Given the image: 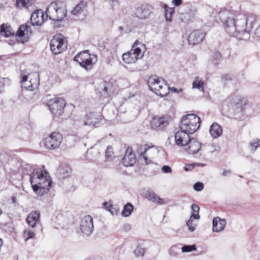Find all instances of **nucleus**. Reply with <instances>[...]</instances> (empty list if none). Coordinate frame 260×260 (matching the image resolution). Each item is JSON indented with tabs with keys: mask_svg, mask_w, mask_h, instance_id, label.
Listing matches in <instances>:
<instances>
[{
	"mask_svg": "<svg viewBox=\"0 0 260 260\" xmlns=\"http://www.w3.org/2000/svg\"><path fill=\"white\" fill-rule=\"evenodd\" d=\"M218 17L230 36L245 41L250 38V29L253 27L256 19L253 14H239L235 17L232 12L227 10L220 11Z\"/></svg>",
	"mask_w": 260,
	"mask_h": 260,
	"instance_id": "1",
	"label": "nucleus"
},
{
	"mask_svg": "<svg viewBox=\"0 0 260 260\" xmlns=\"http://www.w3.org/2000/svg\"><path fill=\"white\" fill-rule=\"evenodd\" d=\"M48 173L39 170L37 174L30 178V182L34 192L43 196L48 193L51 185V181L47 178Z\"/></svg>",
	"mask_w": 260,
	"mask_h": 260,
	"instance_id": "2",
	"label": "nucleus"
},
{
	"mask_svg": "<svg viewBox=\"0 0 260 260\" xmlns=\"http://www.w3.org/2000/svg\"><path fill=\"white\" fill-rule=\"evenodd\" d=\"M200 118L196 114H189L184 116L179 122L181 130L188 135L194 133L200 127Z\"/></svg>",
	"mask_w": 260,
	"mask_h": 260,
	"instance_id": "3",
	"label": "nucleus"
},
{
	"mask_svg": "<svg viewBox=\"0 0 260 260\" xmlns=\"http://www.w3.org/2000/svg\"><path fill=\"white\" fill-rule=\"evenodd\" d=\"M46 17L55 21H61L67 15V9L64 3L60 1L51 2L46 10Z\"/></svg>",
	"mask_w": 260,
	"mask_h": 260,
	"instance_id": "4",
	"label": "nucleus"
},
{
	"mask_svg": "<svg viewBox=\"0 0 260 260\" xmlns=\"http://www.w3.org/2000/svg\"><path fill=\"white\" fill-rule=\"evenodd\" d=\"M150 90L157 95L164 97L169 93V87L165 81L156 76H152L148 80Z\"/></svg>",
	"mask_w": 260,
	"mask_h": 260,
	"instance_id": "5",
	"label": "nucleus"
},
{
	"mask_svg": "<svg viewBox=\"0 0 260 260\" xmlns=\"http://www.w3.org/2000/svg\"><path fill=\"white\" fill-rule=\"evenodd\" d=\"M74 60L88 71L91 70L97 62L98 57L96 55L90 54L88 51H83L75 56Z\"/></svg>",
	"mask_w": 260,
	"mask_h": 260,
	"instance_id": "6",
	"label": "nucleus"
},
{
	"mask_svg": "<svg viewBox=\"0 0 260 260\" xmlns=\"http://www.w3.org/2000/svg\"><path fill=\"white\" fill-rule=\"evenodd\" d=\"M102 119V116L99 113L89 112L81 120L72 119V124L75 126H96Z\"/></svg>",
	"mask_w": 260,
	"mask_h": 260,
	"instance_id": "7",
	"label": "nucleus"
},
{
	"mask_svg": "<svg viewBox=\"0 0 260 260\" xmlns=\"http://www.w3.org/2000/svg\"><path fill=\"white\" fill-rule=\"evenodd\" d=\"M138 42L136 41L132 49L129 51L123 54L122 59L125 63H134L143 57L144 52L142 51L140 47L138 46Z\"/></svg>",
	"mask_w": 260,
	"mask_h": 260,
	"instance_id": "8",
	"label": "nucleus"
},
{
	"mask_svg": "<svg viewBox=\"0 0 260 260\" xmlns=\"http://www.w3.org/2000/svg\"><path fill=\"white\" fill-rule=\"evenodd\" d=\"M47 105L51 113L54 116H59L63 113L66 104L62 98H54L49 100Z\"/></svg>",
	"mask_w": 260,
	"mask_h": 260,
	"instance_id": "9",
	"label": "nucleus"
},
{
	"mask_svg": "<svg viewBox=\"0 0 260 260\" xmlns=\"http://www.w3.org/2000/svg\"><path fill=\"white\" fill-rule=\"evenodd\" d=\"M29 84L27 83L28 76L24 75L22 77L21 84L22 88H25L28 90V95H31L32 91L35 88H37L39 85V74L37 72L33 73L29 75Z\"/></svg>",
	"mask_w": 260,
	"mask_h": 260,
	"instance_id": "10",
	"label": "nucleus"
},
{
	"mask_svg": "<svg viewBox=\"0 0 260 260\" xmlns=\"http://www.w3.org/2000/svg\"><path fill=\"white\" fill-rule=\"evenodd\" d=\"M50 46L52 52L54 54L61 53L67 47L66 41L61 35L54 36L50 42Z\"/></svg>",
	"mask_w": 260,
	"mask_h": 260,
	"instance_id": "11",
	"label": "nucleus"
},
{
	"mask_svg": "<svg viewBox=\"0 0 260 260\" xmlns=\"http://www.w3.org/2000/svg\"><path fill=\"white\" fill-rule=\"evenodd\" d=\"M62 141V135L58 132H54L44 140V144L46 148L55 149L59 147Z\"/></svg>",
	"mask_w": 260,
	"mask_h": 260,
	"instance_id": "12",
	"label": "nucleus"
},
{
	"mask_svg": "<svg viewBox=\"0 0 260 260\" xmlns=\"http://www.w3.org/2000/svg\"><path fill=\"white\" fill-rule=\"evenodd\" d=\"M80 228L82 233L85 235H91L94 229L92 217L90 215L83 217L80 222Z\"/></svg>",
	"mask_w": 260,
	"mask_h": 260,
	"instance_id": "13",
	"label": "nucleus"
},
{
	"mask_svg": "<svg viewBox=\"0 0 260 260\" xmlns=\"http://www.w3.org/2000/svg\"><path fill=\"white\" fill-rule=\"evenodd\" d=\"M153 10L152 6L149 4H142L136 8L135 16L140 19L148 18Z\"/></svg>",
	"mask_w": 260,
	"mask_h": 260,
	"instance_id": "14",
	"label": "nucleus"
},
{
	"mask_svg": "<svg viewBox=\"0 0 260 260\" xmlns=\"http://www.w3.org/2000/svg\"><path fill=\"white\" fill-rule=\"evenodd\" d=\"M169 118L167 117L155 116L151 121V127L156 131L163 130L169 123Z\"/></svg>",
	"mask_w": 260,
	"mask_h": 260,
	"instance_id": "15",
	"label": "nucleus"
},
{
	"mask_svg": "<svg viewBox=\"0 0 260 260\" xmlns=\"http://www.w3.org/2000/svg\"><path fill=\"white\" fill-rule=\"evenodd\" d=\"M136 161L135 154L133 152L132 148L127 147L125 155L122 158V163L125 167H128L134 166Z\"/></svg>",
	"mask_w": 260,
	"mask_h": 260,
	"instance_id": "16",
	"label": "nucleus"
},
{
	"mask_svg": "<svg viewBox=\"0 0 260 260\" xmlns=\"http://www.w3.org/2000/svg\"><path fill=\"white\" fill-rule=\"evenodd\" d=\"M44 12L41 10H38L34 12L31 15V24L33 26H40L45 21Z\"/></svg>",
	"mask_w": 260,
	"mask_h": 260,
	"instance_id": "17",
	"label": "nucleus"
},
{
	"mask_svg": "<svg viewBox=\"0 0 260 260\" xmlns=\"http://www.w3.org/2000/svg\"><path fill=\"white\" fill-rule=\"evenodd\" d=\"M205 37V33L200 30H196L191 32L188 38L189 44L194 45L198 44L203 40Z\"/></svg>",
	"mask_w": 260,
	"mask_h": 260,
	"instance_id": "18",
	"label": "nucleus"
},
{
	"mask_svg": "<svg viewBox=\"0 0 260 260\" xmlns=\"http://www.w3.org/2000/svg\"><path fill=\"white\" fill-rule=\"evenodd\" d=\"M189 135L180 129L175 135V140L176 144L180 146H184L187 145L190 140Z\"/></svg>",
	"mask_w": 260,
	"mask_h": 260,
	"instance_id": "19",
	"label": "nucleus"
},
{
	"mask_svg": "<svg viewBox=\"0 0 260 260\" xmlns=\"http://www.w3.org/2000/svg\"><path fill=\"white\" fill-rule=\"evenodd\" d=\"M226 223V220L224 219H221L219 217H214L212 221L213 231L214 232L222 231L224 229Z\"/></svg>",
	"mask_w": 260,
	"mask_h": 260,
	"instance_id": "20",
	"label": "nucleus"
},
{
	"mask_svg": "<svg viewBox=\"0 0 260 260\" xmlns=\"http://www.w3.org/2000/svg\"><path fill=\"white\" fill-rule=\"evenodd\" d=\"M40 214L38 211H35L30 213L26 219V222L31 228H34L37 222L40 221Z\"/></svg>",
	"mask_w": 260,
	"mask_h": 260,
	"instance_id": "21",
	"label": "nucleus"
},
{
	"mask_svg": "<svg viewBox=\"0 0 260 260\" xmlns=\"http://www.w3.org/2000/svg\"><path fill=\"white\" fill-rule=\"evenodd\" d=\"M243 100L244 99L239 95L235 94L231 95L228 99L229 106L233 108L241 107Z\"/></svg>",
	"mask_w": 260,
	"mask_h": 260,
	"instance_id": "22",
	"label": "nucleus"
},
{
	"mask_svg": "<svg viewBox=\"0 0 260 260\" xmlns=\"http://www.w3.org/2000/svg\"><path fill=\"white\" fill-rule=\"evenodd\" d=\"M150 149V147L147 145H140L137 150L138 154L140 155V159H143L146 165H149L151 161L148 159V157L146 154L147 152Z\"/></svg>",
	"mask_w": 260,
	"mask_h": 260,
	"instance_id": "23",
	"label": "nucleus"
},
{
	"mask_svg": "<svg viewBox=\"0 0 260 260\" xmlns=\"http://www.w3.org/2000/svg\"><path fill=\"white\" fill-rule=\"evenodd\" d=\"M39 169L34 168L30 165L26 164L24 166H22L19 169L20 172H21L23 176L27 175L29 176V179L31 177L37 174Z\"/></svg>",
	"mask_w": 260,
	"mask_h": 260,
	"instance_id": "24",
	"label": "nucleus"
},
{
	"mask_svg": "<svg viewBox=\"0 0 260 260\" xmlns=\"http://www.w3.org/2000/svg\"><path fill=\"white\" fill-rule=\"evenodd\" d=\"M187 145H188V147L187 151L190 154L197 153L201 147V144L193 139L190 138Z\"/></svg>",
	"mask_w": 260,
	"mask_h": 260,
	"instance_id": "25",
	"label": "nucleus"
},
{
	"mask_svg": "<svg viewBox=\"0 0 260 260\" xmlns=\"http://www.w3.org/2000/svg\"><path fill=\"white\" fill-rule=\"evenodd\" d=\"M32 34V30L30 24L26 23L20 26L17 35L19 37L26 36L27 38Z\"/></svg>",
	"mask_w": 260,
	"mask_h": 260,
	"instance_id": "26",
	"label": "nucleus"
},
{
	"mask_svg": "<svg viewBox=\"0 0 260 260\" xmlns=\"http://www.w3.org/2000/svg\"><path fill=\"white\" fill-rule=\"evenodd\" d=\"M72 169L67 164H62L57 168V174L60 178H64L68 177L71 173Z\"/></svg>",
	"mask_w": 260,
	"mask_h": 260,
	"instance_id": "27",
	"label": "nucleus"
},
{
	"mask_svg": "<svg viewBox=\"0 0 260 260\" xmlns=\"http://www.w3.org/2000/svg\"><path fill=\"white\" fill-rule=\"evenodd\" d=\"M210 133L214 138L220 137L222 134V128L218 123H213L210 128Z\"/></svg>",
	"mask_w": 260,
	"mask_h": 260,
	"instance_id": "28",
	"label": "nucleus"
},
{
	"mask_svg": "<svg viewBox=\"0 0 260 260\" xmlns=\"http://www.w3.org/2000/svg\"><path fill=\"white\" fill-rule=\"evenodd\" d=\"M86 6V3L81 1L74 7L71 13L75 16H79L84 12Z\"/></svg>",
	"mask_w": 260,
	"mask_h": 260,
	"instance_id": "29",
	"label": "nucleus"
},
{
	"mask_svg": "<svg viewBox=\"0 0 260 260\" xmlns=\"http://www.w3.org/2000/svg\"><path fill=\"white\" fill-rule=\"evenodd\" d=\"M0 34L5 37H9L14 36L15 33L10 25L3 24L0 27Z\"/></svg>",
	"mask_w": 260,
	"mask_h": 260,
	"instance_id": "30",
	"label": "nucleus"
},
{
	"mask_svg": "<svg viewBox=\"0 0 260 260\" xmlns=\"http://www.w3.org/2000/svg\"><path fill=\"white\" fill-rule=\"evenodd\" d=\"M204 82L200 77H196L192 82V88L198 89L200 91L204 92Z\"/></svg>",
	"mask_w": 260,
	"mask_h": 260,
	"instance_id": "31",
	"label": "nucleus"
},
{
	"mask_svg": "<svg viewBox=\"0 0 260 260\" xmlns=\"http://www.w3.org/2000/svg\"><path fill=\"white\" fill-rule=\"evenodd\" d=\"M180 244H178L173 245L169 250V255L172 257L177 256L180 253Z\"/></svg>",
	"mask_w": 260,
	"mask_h": 260,
	"instance_id": "32",
	"label": "nucleus"
},
{
	"mask_svg": "<svg viewBox=\"0 0 260 260\" xmlns=\"http://www.w3.org/2000/svg\"><path fill=\"white\" fill-rule=\"evenodd\" d=\"M134 206L130 203H127L124 206L122 211V215L123 217H128L132 214L134 210Z\"/></svg>",
	"mask_w": 260,
	"mask_h": 260,
	"instance_id": "33",
	"label": "nucleus"
},
{
	"mask_svg": "<svg viewBox=\"0 0 260 260\" xmlns=\"http://www.w3.org/2000/svg\"><path fill=\"white\" fill-rule=\"evenodd\" d=\"M221 61V54L219 52H214L211 56V62L214 66H217Z\"/></svg>",
	"mask_w": 260,
	"mask_h": 260,
	"instance_id": "34",
	"label": "nucleus"
},
{
	"mask_svg": "<svg viewBox=\"0 0 260 260\" xmlns=\"http://www.w3.org/2000/svg\"><path fill=\"white\" fill-rule=\"evenodd\" d=\"M106 161H111L114 157L115 155L113 151V149L111 146H108L105 151Z\"/></svg>",
	"mask_w": 260,
	"mask_h": 260,
	"instance_id": "35",
	"label": "nucleus"
},
{
	"mask_svg": "<svg viewBox=\"0 0 260 260\" xmlns=\"http://www.w3.org/2000/svg\"><path fill=\"white\" fill-rule=\"evenodd\" d=\"M165 9L166 19L168 22H171L172 20V15L174 14V8H169L165 6Z\"/></svg>",
	"mask_w": 260,
	"mask_h": 260,
	"instance_id": "36",
	"label": "nucleus"
},
{
	"mask_svg": "<svg viewBox=\"0 0 260 260\" xmlns=\"http://www.w3.org/2000/svg\"><path fill=\"white\" fill-rule=\"evenodd\" d=\"M192 210V214H191V218H193V219H199L200 218V216L199 215L200 208L199 207L195 204H193L191 205V207Z\"/></svg>",
	"mask_w": 260,
	"mask_h": 260,
	"instance_id": "37",
	"label": "nucleus"
},
{
	"mask_svg": "<svg viewBox=\"0 0 260 260\" xmlns=\"http://www.w3.org/2000/svg\"><path fill=\"white\" fill-rule=\"evenodd\" d=\"M232 77L230 74H225L221 77L220 81L223 85H228L232 81Z\"/></svg>",
	"mask_w": 260,
	"mask_h": 260,
	"instance_id": "38",
	"label": "nucleus"
},
{
	"mask_svg": "<svg viewBox=\"0 0 260 260\" xmlns=\"http://www.w3.org/2000/svg\"><path fill=\"white\" fill-rule=\"evenodd\" d=\"M193 219V218H191L190 216V219L186 222V225L190 232L194 231L197 225V223L194 222Z\"/></svg>",
	"mask_w": 260,
	"mask_h": 260,
	"instance_id": "39",
	"label": "nucleus"
},
{
	"mask_svg": "<svg viewBox=\"0 0 260 260\" xmlns=\"http://www.w3.org/2000/svg\"><path fill=\"white\" fill-rule=\"evenodd\" d=\"M146 252V249L138 246L134 250V254L137 257L143 256Z\"/></svg>",
	"mask_w": 260,
	"mask_h": 260,
	"instance_id": "40",
	"label": "nucleus"
},
{
	"mask_svg": "<svg viewBox=\"0 0 260 260\" xmlns=\"http://www.w3.org/2000/svg\"><path fill=\"white\" fill-rule=\"evenodd\" d=\"M182 252H189L192 251H195L197 249L196 245H185L182 247H181Z\"/></svg>",
	"mask_w": 260,
	"mask_h": 260,
	"instance_id": "41",
	"label": "nucleus"
},
{
	"mask_svg": "<svg viewBox=\"0 0 260 260\" xmlns=\"http://www.w3.org/2000/svg\"><path fill=\"white\" fill-rule=\"evenodd\" d=\"M29 5V0H17L16 5L19 8H27Z\"/></svg>",
	"mask_w": 260,
	"mask_h": 260,
	"instance_id": "42",
	"label": "nucleus"
},
{
	"mask_svg": "<svg viewBox=\"0 0 260 260\" xmlns=\"http://www.w3.org/2000/svg\"><path fill=\"white\" fill-rule=\"evenodd\" d=\"M23 236L24 237H26L25 241V242H26L29 239L34 238L35 236V234L31 230H25L23 232Z\"/></svg>",
	"mask_w": 260,
	"mask_h": 260,
	"instance_id": "43",
	"label": "nucleus"
},
{
	"mask_svg": "<svg viewBox=\"0 0 260 260\" xmlns=\"http://www.w3.org/2000/svg\"><path fill=\"white\" fill-rule=\"evenodd\" d=\"M9 83L10 80L8 78L0 77V93L2 92L5 85L9 84Z\"/></svg>",
	"mask_w": 260,
	"mask_h": 260,
	"instance_id": "44",
	"label": "nucleus"
},
{
	"mask_svg": "<svg viewBox=\"0 0 260 260\" xmlns=\"http://www.w3.org/2000/svg\"><path fill=\"white\" fill-rule=\"evenodd\" d=\"M249 146L251 149L255 151L258 147H260V139L257 141H251Z\"/></svg>",
	"mask_w": 260,
	"mask_h": 260,
	"instance_id": "45",
	"label": "nucleus"
},
{
	"mask_svg": "<svg viewBox=\"0 0 260 260\" xmlns=\"http://www.w3.org/2000/svg\"><path fill=\"white\" fill-rule=\"evenodd\" d=\"M147 197L149 200L153 202H156L157 196L153 192L148 191L147 194Z\"/></svg>",
	"mask_w": 260,
	"mask_h": 260,
	"instance_id": "46",
	"label": "nucleus"
},
{
	"mask_svg": "<svg viewBox=\"0 0 260 260\" xmlns=\"http://www.w3.org/2000/svg\"><path fill=\"white\" fill-rule=\"evenodd\" d=\"M197 13V10L195 9H190L188 12H186L185 15H189L187 18H185V21L190 20V18L192 17Z\"/></svg>",
	"mask_w": 260,
	"mask_h": 260,
	"instance_id": "47",
	"label": "nucleus"
},
{
	"mask_svg": "<svg viewBox=\"0 0 260 260\" xmlns=\"http://www.w3.org/2000/svg\"><path fill=\"white\" fill-rule=\"evenodd\" d=\"M204 188V185L202 182H197L193 185V188L195 190L200 191L203 190Z\"/></svg>",
	"mask_w": 260,
	"mask_h": 260,
	"instance_id": "48",
	"label": "nucleus"
},
{
	"mask_svg": "<svg viewBox=\"0 0 260 260\" xmlns=\"http://www.w3.org/2000/svg\"><path fill=\"white\" fill-rule=\"evenodd\" d=\"M162 171L166 173H171L172 169L169 166H164L162 167Z\"/></svg>",
	"mask_w": 260,
	"mask_h": 260,
	"instance_id": "49",
	"label": "nucleus"
},
{
	"mask_svg": "<svg viewBox=\"0 0 260 260\" xmlns=\"http://www.w3.org/2000/svg\"><path fill=\"white\" fill-rule=\"evenodd\" d=\"M195 167V164H188L186 165L184 169L185 171H191Z\"/></svg>",
	"mask_w": 260,
	"mask_h": 260,
	"instance_id": "50",
	"label": "nucleus"
},
{
	"mask_svg": "<svg viewBox=\"0 0 260 260\" xmlns=\"http://www.w3.org/2000/svg\"><path fill=\"white\" fill-rule=\"evenodd\" d=\"M131 225L129 223H126L123 225V229L125 232L129 231L131 230Z\"/></svg>",
	"mask_w": 260,
	"mask_h": 260,
	"instance_id": "51",
	"label": "nucleus"
},
{
	"mask_svg": "<svg viewBox=\"0 0 260 260\" xmlns=\"http://www.w3.org/2000/svg\"><path fill=\"white\" fill-rule=\"evenodd\" d=\"M103 205L105 207V208L108 211V210L109 209H111V208H113V207L111 206V204H110L109 203H108V202H105L104 203H103Z\"/></svg>",
	"mask_w": 260,
	"mask_h": 260,
	"instance_id": "52",
	"label": "nucleus"
},
{
	"mask_svg": "<svg viewBox=\"0 0 260 260\" xmlns=\"http://www.w3.org/2000/svg\"><path fill=\"white\" fill-rule=\"evenodd\" d=\"M182 0H173L172 3L175 6H179L182 4Z\"/></svg>",
	"mask_w": 260,
	"mask_h": 260,
	"instance_id": "53",
	"label": "nucleus"
},
{
	"mask_svg": "<svg viewBox=\"0 0 260 260\" xmlns=\"http://www.w3.org/2000/svg\"><path fill=\"white\" fill-rule=\"evenodd\" d=\"M255 35L260 38V24L259 26L256 28L255 30Z\"/></svg>",
	"mask_w": 260,
	"mask_h": 260,
	"instance_id": "54",
	"label": "nucleus"
},
{
	"mask_svg": "<svg viewBox=\"0 0 260 260\" xmlns=\"http://www.w3.org/2000/svg\"><path fill=\"white\" fill-rule=\"evenodd\" d=\"M159 205H162V204H164L165 203L163 201V199L157 197V198H156V202Z\"/></svg>",
	"mask_w": 260,
	"mask_h": 260,
	"instance_id": "55",
	"label": "nucleus"
},
{
	"mask_svg": "<svg viewBox=\"0 0 260 260\" xmlns=\"http://www.w3.org/2000/svg\"><path fill=\"white\" fill-rule=\"evenodd\" d=\"M112 7L117 4V0H107Z\"/></svg>",
	"mask_w": 260,
	"mask_h": 260,
	"instance_id": "56",
	"label": "nucleus"
},
{
	"mask_svg": "<svg viewBox=\"0 0 260 260\" xmlns=\"http://www.w3.org/2000/svg\"><path fill=\"white\" fill-rule=\"evenodd\" d=\"M230 173H231V171L230 170H224L222 173V176H227Z\"/></svg>",
	"mask_w": 260,
	"mask_h": 260,
	"instance_id": "57",
	"label": "nucleus"
},
{
	"mask_svg": "<svg viewBox=\"0 0 260 260\" xmlns=\"http://www.w3.org/2000/svg\"><path fill=\"white\" fill-rule=\"evenodd\" d=\"M108 211H109L112 215H114L115 213V210L114 207H113V208L109 209Z\"/></svg>",
	"mask_w": 260,
	"mask_h": 260,
	"instance_id": "58",
	"label": "nucleus"
},
{
	"mask_svg": "<svg viewBox=\"0 0 260 260\" xmlns=\"http://www.w3.org/2000/svg\"><path fill=\"white\" fill-rule=\"evenodd\" d=\"M103 91H104V92H105L106 93H107V94H108V87H107L106 85H105L104 87V89L103 90Z\"/></svg>",
	"mask_w": 260,
	"mask_h": 260,
	"instance_id": "59",
	"label": "nucleus"
},
{
	"mask_svg": "<svg viewBox=\"0 0 260 260\" xmlns=\"http://www.w3.org/2000/svg\"><path fill=\"white\" fill-rule=\"evenodd\" d=\"M195 166H202V167H203L205 165L204 164H201V163H195Z\"/></svg>",
	"mask_w": 260,
	"mask_h": 260,
	"instance_id": "60",
	"label": "nucleus"
},
{
	"mask_svg": "<svg viewBox=\"0 0 260 260\" xmlns=\"http://www.w3.org/2000/svg\"><path fill=\"white\" fill-rule=\"evenodd\" d=\"M38 97V94L37 91H35L34 93V96L32 97L33 99H37Z\"/></svg>",
	"mask_w": 260,
	"mask_h": 260,
	"instance_id": "61",
	"label": "nucleus"
},
{
	"mask_svg": "<svg viewBox=\"0 0 260 260\" xmlns=\"http://www.w3.org/2000/svg\"><path fill=\"white\" fill-rule=\"evenodd\" d=\"M7 0H0V6L3 5V4L6 3Z\"/></svg>",
	"mask_w": 260,
	"mask_h": 260,
	"instance_id": "62",
	"label": "nucleus"
},
{
	"mask_svg": "<svg viewBox=\"0 0 260 260\" xmlns=\"http://www.w3.org/2000/svg\"><path fill=\"white\" fill-rule=\"evenodd\" d=\"M172 90H173V91L175 92H176L177 91V90L176 88H175V87H173L172 89Z\"/></svg>",
	"mask_w": 260,
	"mask_h": 260,
	"instance_id": "63",
	"label": "nucleus"
},
{
	"mask_svg": "<svg viewBox=\"0 0 260 260\" xmlns=\"http://www.w3.org/2000/svg\"><path fill=\"white\" fill-rule=\"evenodd\" d=\"M119 28L120 29H121V30H122V29H123V28H122V26H120V27H119Z\"/></svg>",
	"mask_w": 260,
	"mask_h": 260,
	"instance_id": "64",
	"label": "nucleus"
}]
</instances>
